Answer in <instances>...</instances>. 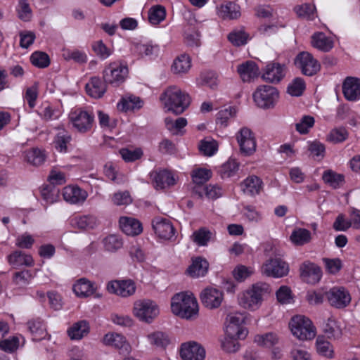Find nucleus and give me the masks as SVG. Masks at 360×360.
I'll return each mask as SVG.
<instances>
[{"instance_id":"f257e3e1","label":"nucleus","mask_w":360,"mask_h":360,"mask_svg":"<svg viewBox=\"0 0 360 360\" xmlns=\"http://www.w3.org/2000/svg\"><path fill=\"white\" fill-rule=\"evenodd\" d=\"M160 100L167 110L175 115L184 112L191 103L188 94L183 92L176 86L167 88L161 94Z\"/></svg>"},{"instance_id":"f03ea898","label":"nucleus","mask_w":360,"mask_h":360,"mask_svg":"<svg viewBox=\"0 0 360 360\" xmlns=\"http://www.w3.org/2000/svg\"><path fill=\"white\" fill-rule=\"evenodd\" d=\"M172 312L183 319L196 317L198 313V304L193 295L184 292L176 294L172 299Z\"/></svg>"},{"instance_id":"7ed1b4c3","label":"nucleus","mask_w":360,"mask_h":360,"mask_svg":"<svg viewBox=\"0 0 360 360\" xmlns=\"http://www.w3.org/2000/svg\"><path fill=\"white\" fill-rule=\"evenodd\" d=\"M270 292L269 284L257 283L238 295V303L245 309L255 310L261 305L264 296Z\"/></svg>"},{"instance_id":"20e7f679","label":"nucleus","mask_w":360,"mask_h":360,"mask_svg":"<svg viewBox=\"0 0 360 360\" xmlns=\"http://www.w3.org/2000/svg\"><path fill=\"white\" fill-rule=\"evenodd\" d=\"M68 118L73 128L81 134L90 131L95 124L94 113L83 108L72 109Z\"/></svg>"},{"instance_id":"39448f33","label":"nucleus","mask_w":360,"mask_h":360,"mask_svg":"<svg viewBox=\"0 0 360 360\" xmlns=\"http://www.w3.org/2000/svg\"><path fill=\"white\" fill-rule=\"evenodd\" d=\"M289 326L292 334L300 340H311L316 335V328L311 321L304 316H293Z\"/></svg>"},{"instance_id":"423d86ee","label":"nucleus","mask_w":360,"mask_h":360,"mask_svg":"<svg viewBox=\"0 0 360 360\" xmlns=\"http://www.w3.org/2000/svg\"><path fill=\"white\" fill-rule=\"evenodd\" d=\"M129 70L120 62H112L103 70V79L105 84L118 86L124 83L128 77Z\"/></svg>"},{"instance_id":"0eeeda50","label":"nucleus","mask_w":360,"mask_h":360,"mask_svg":"<svg viewBox=\"0 0 360 360\" xmlns=\"http://www.w3.org/2000/svg\"><path fill=\"white\" fill-rule=\"evenodd\" d=\"M279 98L276 88L270 85H260L253 93V99L256 105L263 109H269L275 106Z\"/></svg>"},{"instance_id":"6e6552de","label":"nucleus","mask_w":360,"mask_h":360,"mask_svg":"<svg viewBox=\"0 0 360 360\" xmlns=\"http://www.w3.org/2000/svg\"><path fill=\"white\" fill-rule=\"evenodd\" d=\"M133 312L140 321L150 323L158 316L159 308L151 300H139L134 304Z\"/></svg>"},{"instance_id":"1a4fd4ad","label":"nucleus","mask_w":360,"mask_h":360,"mask_svg":"<svg viewBox=\"0 0 360 360\" xmlns=\"http://www.w3.org/2000/svg\"><path fill=\"white\" fill-rule=\"evenodd\" d=\"M295 64L307 76L316 75L321 68L320 63L307 51L301 52L296 56Z\"/></svg>"},{"instance_id":"9d476101","label":"nucleus","mask_w":360,"mask_h":360,"mask_svg":"<svg viewBox=\"0 0 360 360\" xmlns=\"http://www.w3.org/2000/svg\"><path fill=\"white\" fill-rule=\"evenodd\" d=\"M240 152L245 155H252L257 147L253 132L248 127L241 128L236 135Z\"/></svg>"},{"instance_id":"9b49d317","label":"nucleus","mask_w":360,"mask_h":360,"mask_svg":"<svg viewBox=\"0 0 360 360\" xmlns=\"http://www.w3.org/2000/svg\"><path fill=\"white\" fill-rule=\"evenodd\" d=\"M107 290L122 297H128L136 292V284L131 279L114 280L108 283Z\"/></svg>"},{"instance_id":"f8f14e48","label":"nucleus","mask_w":360,"mask_h":360,"mask_svg":"<svg viewBox=\"0 0 360 360\" xmlns=\"http://www.w3.org/2000/svg\"><path fill=\"white\" fill-rule=\"evenodd\" d=\"M262 273L268 276L283 277L288 273V264L280 258H270L262 267Z\"/></svg>"},{"instance_id":"ddd939ff","label":"nucleus","mask_w":360,"mask_h":360,"mask_svg":"<svg viewBox=\"0 0 360 360\" xmlns=\"http://www.w3.org/2000/svg\"><path fill=\"white\" fill-rule=\"evenodd\" d=\"M193 192L200 198L206 197L209 199H216L221 195V189L217 184L209 181H193Z\"/></svg>"},{"instance_id":"4468645a","label":"nucleus","mask_w":360,"mask_h":360,"mask_svg":"<svg viewBox=\"0 0 360 360\" xmlns=\"http://www.w3.org/2000/svg\"><path fill=\"white\" fill-rule=\"evenodd\" d=\"M152 226L155 234L162 239L170 240L175 233V229L171 221L161 217L153 219Z\"/></svg>"},{"instance_id":"2eb2a0df","label":"nucleus","mask_w":360,"mask_h":360,"mask_svg":"<svg viewBox=\"0 0 360 360\" xmlns=\"http://www.w3.org/2000/svg\"><path fill=\"white\" fill-rule=\"evenodd\" d=\"M285 73V65L276 63H269L264 69L262 78L265 82L276 84L284 78Z\"/></svg>"},{"instance_id":"dca6fc26","label":"nucleus","mask_w":360,"mask_h":360,"mask_svg":"<svg viewBox=\"0 0 360 360\" xmlns=\"http://www.w3.org/2000/svg\"><path fill=\"white\" fill-rule=\"evenodd\" d=\"M302 279L310 284L318 283L322 276L321 268L314 263L309 261L304 262L300 268Z\"/></svg>"},{"instance_id":"f3484780","label":"nucleus","mask_w":360,"mask_h":360,"mask_svg":"<svg viewBox=\"0 0 360 360\" xmlns=\"http://www.w3.org/2000/svg\"><path fill=\"white\" fill-rule=\"evenodd\" d=\"M180 355L184 360H204L205 351L197 342H189L181 345Z\"/></svg>"},{"instance_id":"a211bd4d","label":"nucleus","mask_w":360,"mask_h":360,"mask_svg":"<svg viewBox=\"0 0 360 360\" xmlns=\"http://www.w3.org/2000/svg\"><path fill=\"white\" fill-rule=\"evenodd\" d=\"M200 300L204 307L213 309L218 308L223 300V293L213 288L204 289L200 294Z\"/></svg>"},{"instance_id":"6ab92c4d","label":"nucleus","mask_w":360,"mask_h":360,"mask_svg":"<svg viewBox=\"0 0 360 360\" xmlns=\"http://www.w3.org/2000/svg\"><path fill=\"white\" fill-rule=\"evenodd\" d=\"M326 295L330 304L338 309L345 307L351 301L350 295L343 288H333Z\"/></svg>"},{"instance_id":"aec40b11","label":"nucleus","mask_w":360,"mask_h":360,"mask_svg":"<svg viewBox=\"0 0 360 360\" xmlns=\"http://www.w3.org/2000/svg\"><path fill=\"white\" fill-rule=\"evenodd\" d=\"M342 92L347 101H356L360 98V79L348 77L342 84Z\"/></svg>"},{"instance_id":"412c9836","label":"nucleus","mask_w":360,"mask_h":360,"mask_svg":"<svg viewBox=\"0 0 360 360\" xmlns=\"http://www.w3.org/2000/svg\"><path fill=\"white\" fill-rule=\"evenodd\" d=\"M97 287L95 283L86 278H81L75 281L72 285V290L77 297L86 298L96 293Z\"/></svg>"},{"instance_id":"4be33fe9","label":"nucleus","mask_w":360,"mask_h":360,"mask_svg":"<svg viewBox=\"0 0 360 360\" xmlns=\"http://www.w3.org/2000/svg\"><path fill=\"white\" fill-rule=\"evenodd\" d=\"M217 14L223 20H236L240 15V7L233 1H226L217 6Z\"/></svg>"},{"instance_id":"5701e85b","label":"nucleus","mask_w":360,"mask_h":360,"mask_svg":"<svg viewBox=\"0 0 360 360\" xmlns=\"http://www.w3.org/2000/svg\"><path fill=\"white\" fill-rule=\"evenodd\" d=\"M209 263L202 257L192 258V263L188 267L186 273L193 278L204 276L208 271Z\"/></svg>"},{"instance_id":"b1692460","label":"nucleus","mask_w":360,"mask_h":360,"mask_svg":"<svg viewBox=\"0 0 360 360\" xmlns=\"http://www.w3.org/2000/svg\"><path fill=\"white\" fill-rule=\"evenodd\" d=\"M8 262L13 268L18 269L22 266H32L34 264L31 255L21 250H15L7 257Z\"/></svg>"},{"instance_id":"393cba45","label":"nucleus","mask_w":360,"mask_h":360,"mask_svg":"<svg viewBox=\"0 0 360 360\" xmlns=\"http://www.w3.org/2000/svg\"><path fill=\"white\" fill-rule=\"evenodd\" d=\"M119 223L122 231L128 236H137L143 231L140 221L134 218L122 217Z\"/></svg>"},{"instance_id":"a878e982","label":"nucleus","mask_w":360,"mask_h":360,"mask_svg":"<svg viewBox=\"0 0 360 360\" xmlns=\"http://www.w3.org/2000/svg\"><path fill=\"white\" fill-rule=\"evenodd\" d=\"M63 196L65 201L75 204L84 201L87 193L77 186L70 185L63 188Z\"/></svg>"},{"instance_id":"bb28decb","label":"nucleus","mask_w":360,"mask_h":360,"mask_svg":"<svg viewBox=\"0 0 360 360\" xmlns=\"http://www.w3.org/2000/svg\"><path fill=\"white\" fill-rule=\"evenodd\" d=\"M98 77H93L86 84V91L88 95L94 98H101L106 91V85Z\"/></svg>"},{"instance_id":"cd10ccee","label":"nucleus","mask_w":360,"mask_h":360,"mask_svg":"<svg viewBox=\"0 0 360 360\" xmlns=\"http://www.w3.org/2000/svg\"><path fill=\"white\" fill-rule=\"evenodd\" d=\"M311 44L313 47L328 52L333 47V41L323 32H316L311 36Z\"/></svg>"},{"instance_id":"c85d7f7f","label":"nucleus","mask_w":360,"mask_h":360,"mask_svg":"<svg viewBox=\"0 0 360 360\" xmlns=\"http://www.w3.org/2000/svg\"><path fill=\"white\" fill-rule=\"evenodd\" d=\"M89 333V323L85 320L79 321L70 327L68 335L71 340H79L87 335Z\"/></svg>"},{"instance_id":"c756f323","label":"nucleus","mask_w":360,"mask_h":360,"mask_svg":"<svg viewBox=\"0 0 360 360\" xmlns=\"http://www.w3.org/2000/svg\"><path fill=\"white\" fill-rule=\"evenodd\" d=\"M237 70L243 82H250L259 75V68L252 61H247L239 65Z\"/></svg>"},{"instance_id":"7c9ffc66","label":"nucleus","mask_w":360,"mask_h":360,"mask_svg":"<svg viewBox=\"0 0 360 360\" xmlns=\"http://www.w3.org/2000/svg\"><path fill=\"white\" fill-rule=\"evenodd\" d=\"M40 192L42 198L48 203L52 204L59 198L60 190L53 181L44 183L40 188Z\"/></svg>"},{"instance_id":"2f4dec72","label":"nucleus","mask_w":360,"mask_h":360,"mask_svg":"<svg viewBox=\"0 0 360 360\" xmlns=\"http://www.w3.org/2000/svg\"><path fill=\"white\" fill-rule=\"evenodd\" d=\"M323 332L329 339L338 340L342 337V331L339 322L333 316L329 317L323 326Z\"/></svg>"},{"instance_id":"473e14b6","label":"nucleus","mask_w":360,"mask_h":360,"mask_svg":"<svg viewBox=\"0 0 360 360\" xmlns=\"http://www.w3.org/2000/svg\"><path fill=\"white\" fill-rule=\"evenodd\" d=\"M191 67V60L187 54H181L176 57L171 67L174 74L181 75L188 72Z\"/></svg>"},{"instance_id":"72a5a7b5","label":"nucleus","mask_w":360,"mask_h":360,"mask_svg":"<svg viewBox=\"0 0 360 360\" xmlns=\"http://www.w3.org/2000/svg\"><path fill=\"white\" fill-rule=\"evenodd\" d=\"M214 232L211 231L206 227H201L193 233L191 239L198 245L205 246L214 238Z\"/></svg>"},{"instance_id":"f704fd0d","label":"nucleus","mask_w":360,"mask_h":360,"mask_svg":"<svg viewBox=\"0 0 360 360\" xmlns=\"http://www.w3.org/2000/svg\"><path fill=\"white\" fill-rule=\"evenodd\" d=\"M105 345L112 346L117 349H127L129 344L127 342L125 337L118 333H108L103 340Z\"/></svg>"},{"instance_id":"c9c22d12","label":"nucleus","mask_w":360,"mask_h":360,"mask_svg":"<svg viewBox=\"0 0 360 360\" xmlns=\"http://www.w3.org/2000/svg\"><path fill=\"white\" fill-rule=\"evenodd\" d=\"M239 168V163L235 160L230 158L222 164L218 169V173L221 179L233 177Z\"/></svg>"},{"instance_id":"e433bc0d","label":"nucleus","mask_w":360,"mask_h":360,"mask_svg":"<svg viewBox=\"0 0 360 360\" xmlns=\"http://www.w3.org/2000/svg\"><path fill=\"white\" fill-rule=\"evenodd\" d=\"M147 338L151 345L160 348H166L170 343L169 335L162 331H155L147 335Z\"/></svg>"},{"instance_id":"4c0bfd02","label":"nucleus","mask_w":360,"mask_h":360,"mask_svg":"<svg viewBox=\"0 0 360 360\" xmlns=\"http://www.w3.org/2000/svg\"><path fill=\"white\" fill-rule=\"evenodd\" d=\"M292 243L296 245H303L310 242L311 239V232L302 228H297L293 230L290 237Z\"/></svg>"},{"instance_id":"58836bf2","label":"nucleus","mask_w":360,"mask_h":360,"mask_svg":"<svg viewBox=\"0 0 360 360\" xmlns=\"http://www.w3.org/2000/svg\"><path fill=\"white\" fill-rule=\"evenodd\" d=\"M200 152L205 156H212L218 150V143L213 139L208 137L200 141L198 144Z\"/></svg>"},{"instance_id":"ea45409f","label":"nucleus","mask_w":360,"mask_h":360,"mask_svg":"<svg viewBox=\"0 0 360 360\" xmlns=\"http://www.w3.org/2000/svg\"><path fill=\"white\" fill-rule=\"evenodd\" d=\"M96 224V218L91 215L81 216L72 219V225L81 230L94 229Z\"/></svg>"},{"instance_id":"a19ab883","label":"nucleus","mask_w":360,"mask_h":360,"mask_svg":"<svg viewBox=\"0 0 360 360\" xmlns=\"http://www.w3.org/2000/svg\"><path fill=\"white\" fill-rule=\"evenodd\" d=\"M72 137L66 131H60L57 133L54 139V147L60 153H66L68 144L70 142Z\"/></svg>"},{"instance_id":"79ce46f5","label":"nucleus","mask_w":360,"mask_h":360,"mask_svg":"<svg viewBox=\"0 0 360 360\" xmlns=\"http://www.w3.org/2000/svg\"><path fill=\"white\" fill-rule=\"evenodd\" d=\"M34 278V276L30 270L23 269L19 271H15L13 274V283L20 287H23L29 285Z\"/></svg>"},{"instance_id":"37998d69","label":"nucleus","mask_w":360,"mask_h":360,"mask_svg":"<svg viewBox=\"0 0 360 360\" xmlns=\"http://www.w3.org/2000/svg\"><path fill=\"white\" fill-rule=\"evenodd\" d=\"M119 153L126 162H135L141 159L143 155L140 148H123L119 150Z\"/></svg>"},{"instance_id":"c03bdc74","label":"nucleus","mask_w":360,"mask_h":360,"mask_svg":"<svg viewBox=\"0 0 360 360\" xmlns=\"http://www.w3.org/2000/svg\"><path fill=\"white\" fill-rule=\"evenodd\" d=\"M297 15L302 18L312 20L316 17V8L314 5L310 4H304L297 6L294 8Z\"/></svg>"},{"instance_id":"a18cd8bd","label":"nucleus","mask_w":360,"mask_h":360,"mask_svg":"<svg viewBox=\"0 0 360 360\" xmlns=\"http://www.w3.org/2000/svg\"><path fill=\"white\" fill-rule=\"evenodd\" d=\"M165 15L166 11L163 6H154L148 11V20L150 24L156 25L165 18Z\"/></svg>"},{"instance_id":"49530a36","label":"nucleus","mask_w":360,"mask_h":360,"mask_svg":"<svg viewBox=\"0 0 360 360\" xmlns=\"http://www.w3.org/2000/svg\"><path fill=\"white\" fill-rule=\"evenodd\" d=\"M103 243L105 250L111 252H116L123 245L122 238L120 236L113 234L105 237L103 240Z\"/></svg>"},{"instance_id":"de8ad7c7","label":"nucleus","mask_w":360,"mask_h":360,"mask_svg":"<svg viewBox=\"0 0 360 360\" xmlns=\"http://www.w3.org/2000/svg\"><path fill=\"white\" fill-rule=\"evenodd\" d=\"M349 136L347 130L345 127L333 129L327 135V141L333 143H339L345 141Z\"/></svg>"},{"instance_id":"09e8293b","label":"nucleus","mask_w":360,"mask_h":360,"mask_svg":"<svg viewBox=\"0 0 360 360\" xmlns=\"http://www.w3.org/2000/svg\"><path fill=\"white\" fill-rule=\"evenodd\" d=\"M25 160L31 165L38 166L45 160V155L38 148H32L25 152Z\"/></svg>"},{"instance_id":"8fccbe9b","label":"nucleus","mask_w":360,"mask_h":360,"mask_svg":"<svg viewBox=\"0 0 360 360\" xmlns=\"http://www.w3.org/2000/svg\"><path fill=\"white\" fill-rule=\"evenodd\" d=\"M262 181H241L239 186L244 194L254 196L262 189Z\"/></svg>"},{"instance_id":"3c124183","label":"nucleus","mask_w":360,"mask_h":360,"mask_svg":"<svg viewBox=\"0 0 360 360\" xmlns=\"http://www.w3.org/2000/svg\"><path fill=\"white\" fill-rule=\"evenodd\" d=\"M316 350L319 354L328 358H332L333 356V347L323 337L319 336L316 339Z\"/></svg>"},{"instance_id":"603ef678","label":"nucleus","mask_w":360,"mask_h":360,"mask_svg":"<svg viewBox=\"0 0 360 360\" xmlns=\"http://www.w3.org/2000/svg\"><path fill=\"white\" fill-rule=\"evenodd\" d=\"M306 88L304 80L301 77H296L288 84V93L292 96H300Z\"/></svg>"},{"instance_id":"864d4df0","label":"nucleus","mask_w":360,"mask_h":360,"mask_svg":"<svg viewBox=\"0 0 360 360\" xmlns=\"http://www.w3.org/2000/svg\"><path fill=\"white\" fill-rule=\"evenodd\" d=\"M66 60H73L75 62L83 64L87 61V55L83 51L74 49V50H65L63 54Z\"/></svg>"},{"instance_id":"5fc2aeb1","label":"nucleus","mask_w":360,"mask_h":360,"mask_svg":"<svg viewBox=\"0 0 360 360\" xmlns=\"http://www.w3.org/2000/svg\"><path fill=\"white\" fill-rule=\"evenodd\" d=\"M236 115V109L235 107L229 106L224 109H221L217 113V122L223 127H226L230 119L233 118Z\"/></svg>"},{"instance_id":"6e6d98bb","label":"nucleus","mask_w":360,"mask_h":360,"mask_svg":"<svg viewBox=\"0 0 360 360\" xmlns=\"http://www.w3.org/2000/svg\"><path fill=\"white\" fill-rule=\"evenodd\" d=\"M255 342L260 346L271 347L278 342L276 334L274 333H268L264 335H258L255 338Z\"/></svg>"},{"instance_id":"4d7b16f0","label":"nucleus","mask_w":360,"mask_h":360,"mask_svg":"<svg viewBox=\"0 0 360 360\" xmlns=\"http://www.w3.org/2000/svg\"><path fill=\"white\" fill-rule=\"evenodd\" d=\"M166 128L172 134H176L187 124V120L184 117H179L174 120L170 117L165 120Z\"/></svg>"},{"instance_id":"13d9d810","label":"nucleus","mask_w":360,"mask_h":360,"mask_svg":"<svg viewBox=\"0 0 360 360\" xmlns=\"http://www.w3.org/2000/svg\"><path fill=\"white\" fill-rule=\"evenodd\" d=\"M122 109L124 110H134L140 109L143 106V101L139 97L129 96L122 100Z\"/></svg>"},{"instance_id":"bf43d9fd","label":"nucleus","mask_w":360,"mask_h":360,"mask_svg":"<svg viewBox=\"0 0 360 360\" xmlns=\"http://www.w3.org/2000/svg\"><path fill=\"white\" fill-rule=\"evenodd\" d=\"M30 60L33 65L39 68H46L50 64L49 56L46 53L40 51L33 53Z\"/></svg>"},{"instance_id":"052dcab7","label":"nucleus","mask_w":360,"mask_h":360,"mask_svg":"<svg viewBox=\"0 0 360 360\" xmlns=\"http://www.w3.org/2000/svg\"><path fill=\"white\" fill-rule=\"evenodd\" d=\"M27 326L30 333L36 338L41 339L46 335V329L44 323L40 320H32L27 322Z\"/></svg>"},{"instance_id":"680f3d73","label":"nucleus","mask_w":360,"mask_h":360,"mask_svg":"<svg viewBox=\"0 0 360 360\" xmlns=\"http://www.w3.org/2000/svg\"><path fill=\"white\" fill-rule=\"evenodd\" d=\"M226 337L236 339H244L248 335V330L243 327H238L236 325L226 323Z\"/></svg>"},{"instance_id":"e2e57ef3","label":"nucleus","mask_w":360,"mask_h":360,"mask_svg":"<svg viewBox=\"0 0 360 360\" xmlns=\"http://www.w3.org/2000/svg\"><path fill=\"white\" fill-rule=\"evenodd\" d=\"M228 38L233 45L240 46L247 43L249 35L243 30H235L229 34Z\"/></svg>"},{"instance_id":"0e129e2a","label":"nucleus","mask_w":360,"mask_h":360,"mask_svg":"<svg viewBox=\"0 0 360 360\" xmlns=\"http://www.w3.org/2000/svg\"><path fill=\"white\" fill-rule=\"evenodd\" d=\"M16 10L20 20L29 21L31 19L32 10L27 0H19Z\"/></svg>"},{"instance_id":"69168bd1","label":"nucleus","mask_w":360,"mask_h":360,"mask_svg":"<svg viewBox=\"0 0 360 360\" xmlns=\"http://www.w3.org/2000/svg\"><path fill=\"white\" fill-rule=\"evenodd\" d=\"M25 101L28 103L30 108H33L36 105V100L38 97V84L34 83L25 90L23 96Z\"/></svg>"},{"instance_id":"338daca9","label":"nucleus","mask_w":360,"mask_h":360,"mask_svg":"<svg viewBox=\"0 0 360 360\" xmlns=\"http://www.w3.org/2000/svg\"><path fill=\"white\" fill-rule=\"evenodd\" d=\"M149 176L151 180H175L174 174L167 169H155Z\"/></svg>"},{"instance_id":"774afa93","label":"nucleus","mask_w":360,"mask_h":360,"mask_svg":"<svg viewBox=\"0 0 360 360\" xmlns=\"http://www.w3.org/2000/svg\"><path fill=\"white\" fill-rule=\"evenodd\" d=\"M314 124V119L311 116L305 115L302 117L300 121L295 124V128L300 134L308 133L309 129Z\"/></svg>"}]
</instances>
